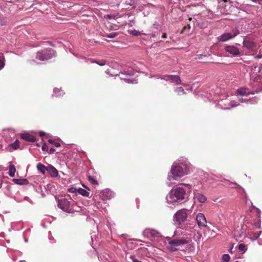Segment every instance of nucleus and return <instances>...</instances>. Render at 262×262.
<instances>
[{
    "label": "nucleus",
    "mask_w": 262,
    "mask_h": 262,
    "mask_svg": "<svg viewBox=\"0 0 262 262\" xmlns=\"http://www.w3.org/2000/svg\"><path fill=\"white\" fill-rule=\"evenodd\" d=\"M183 185L189 189L191 188V186L188 184L181 183L174 186L166 196V202L168 204L176 205L187 199L186 190L183 187Z\"/></svg>",
    "instance_id": "1"
},
{
    "label": "nucleus",
    "mask_w": 262,
    "mask_h": 262,
    "mask_svg": "<svg viewBox=\"0 0 262 262\" xmlns=\"http://www.w3.org/2000/svg\"><path fill=\"white\" fill-rule=\"evenodd\" d=\"M190 168V163L185 158H181L173 163L169 173L167 179L169 181H178L181 178L188 174Z\"/></svg>",
    "instance_id": "2"
},
{
    "label": "nucleus",
    "mask_w": 262,
    "mask_h": 262,
    "mask_svg": "<svg viewBox=\"0 0 262 262\" xmlns=\"http://www.w3.org/2000/svg\"><path fill=\"white\" fill-rule=\"evenodd\" d=\"M253 208L256 210L257 214V222L254 221L250 217H245L243 224L241 225L242 230L243 231H246V230H252L260 227V210L256 207L255 206H252Z\"/></svg>",
    "instance_id": "3"
},
{
    "label": "nucleus",
    "mask_w": 262,
    "mask_h": 262,
    "mask_svg": "<svg viewBox=\"0 0 262 262\" xmlns=\"http://www.w3.org/2000/svg\"><path fill=\"white\" fill-rule=\"evenodd\" d=\"M262 91V88L259 89H257L254 91H251L249 89L245 87L241 88L237 90L236 91V95L238 98V100L241 102H244L250 104H254L256 103L258 101V98L256 97H254L252 99H243L242 97L243 96H247L249 94H254L255 92L258 93Z\"/></svg>",
    "instance_id": "4"
},
{
    "label": "nucleus",
    "mask_w": 262,
    "mask_h": 262,
    "mask_svg": "<svg viewBox=\"0 0 262 262\" xmlns=\"http://www.w3.org/2000/svg\"><path fill=\"white\" fill-rule=\"evenodd\" d=\"M74 201L70 202L67 199H62L58 202V207L64 212L73 213L74 212H78L79 210L75 209L74 207Z\"/></svg>",
    "instance_id": "5"
},
{
    "label": "nucleus",
    "mask_w": 262,
    "mask_h": 262,
    "mask_svg": "<svg viewBox=\"0 0 262 262\" xmlns=\"http://www.w3.org/2000/svg\"><path fill=\"white\" fill-rule=\"evenodd\" d=\"M56 56V52L51 48H47L38 51L36 54V58L40 61H45L51 59Z\"/></svg>",
    "instance_id": "6"
},
{
    "label": "nucleus",
    "mask_w": 262,
    "mask_h": 262,
    "mask_svg": "<svg viewBox=\"0 0 262 262\" xmlns=\"http://www.w3.org/2000/svg\"><path fill=\"white\" fill-rule=\"evenodd\" d=\"M250 80L257 83H262V72L259 67L252 66L251 69Z\"/></svg>",
    "instance_id": "7"
},
{
    "label": "nucleus",
    "mask_w": 262,
    "mask_h": 262,
    "mask_svg": "<svg viewBox=\"0 0 262 262\" xmlns=\"http://www.w3.org/2000/svg\"><path fill=\"white\" fill-rule=\"evenodd\" d=\"M188 217L187 210L181 209L177 211L173 215V221L179 226L187 221Z\"/></svg>",
    "instance_id": "8"
},
{
    "label": "nucleus",
    "mask_w": 262,
    "mask_h": 262,
    "mask_svg": "<svg viewBox=\"0 0 262 262\" xmlns=\"http://www.w3.org/2000/svg\"><path fill=\"white\" fill-rule=\"evenodd\" d=\"M239 34V31L238 29H234L231 33H225L220 36L217 39L218 41L221 42H225L231 39H232L236 37Z\"/></svg>",
    "instance_id": "9"
},
{
    "label": "nucleus",
    "mask_w": 262,
    "mask_h": 262,
    "mask_svg": "<svg viewBox=\"0 0 262 262\" xmlns=\"http://www.w3.org/2000/svg\"><path fill=\"white\" fill-rule=\"evenodd\" d=\"M195 220L200 228L206 227L207 226V222L203 213H198L196 215Z\"/></svg>",
    "instance_id": "10"
},
{
    "label": "nucleus",
    "mask_w": 262,
    "mask_h": 262,
    "mask_svg": "<svg viewBox=\"0 0 262 262\" xmlns=\"http://www.w3.org/2000/svg\"><path fill=\"white\" fill-rule=\"evenodd\" d=\"M115 196V193L110 189H105L100 193V196L103 200H111Z\"/></svg>",
    "instance_id": "11"
},
{
    "label": "nucleus",
    "mask_w": 262,
    "mask_h": 262,
    "mask_svg": "<svg viewBox=\"0 0 262 262\" xmlns=\"http://www.w3.org/2000/svg\"><path fill=\"white\" fill-rule=\"evenodd\" d=\"M165 81L177 85L181 83V78L178 75H166Z\"/></svg>",
    "instance_id": "12"
},
{
    "label": "nucleus",
    "mask_w": 262,
    "mask_h": 262,
    "mask_svg": "<svg viewBox=\"0 0 262 262\" xmlns=\"http://www.w3.org/2000/svg\"><path fill=\"white\" fill-rule=\"evenodd\" d=\"M225 51L233 56H238L240 55L239 49L234 46H226L225 47Z\"/></svg>",
    "instance_id": "13"
},
{
    "label": "nucleus",
    "mask_w": 262,
    "mask_h": 262,
    "mask_svg": "<svg viewBox=\"0 0 262 262\" xmlns=\"http://www.w3.org/2000/svg\"><path fill=\"white\" fill-rule=\"evenodd\" d=\"M143 234L147 238H150L158 236L159 233L156 230L147 228L144 230Z\"/></svg>",
    "instance_id": "14"
},
{
    "label": "nucleus",
    "mask_w": 262,
    "mask_h": 262,
    "mask_svg": "<svg viewBox=\"0 0 262 262\" xmlns=\"http://www.w3.org/2000/svg\"><path fill=\"white\" fill-rule=\"evenodd\" d=\"M166 238L168 244L171 246H178L186 243V241L184 239H171L169 237H167Z\"/></svg>",
    "instance_id": "15"
},
{
    "label": "nucleus",
    "mask_w": 262,
    "mask_h": 262,
    "mask_svg": "<svg viewBox=\"0 0 262 262\" xmlns=\"http://www.w3.org/2000/svg\"><path fill=\"white\" fill-rule=\"evenodd\" d=\"M194 199L200 203H205L207 201V197L203 194L197 191L193 193Z\"/></svg>",
    "instance_id": "16"
},
{
    "label": "nucleus",
    "mask_w": 262,
    "mask_h": 262,
    "mask_svg": "<svg viewBox=\"0 0 262 262\" xmlns=\"http://www.w3.org/2000/svg\"><path fill=\"white\" fill-rule=\"evenodd\" d=\"M20 136L23 140L27 141L34 142L36 140L35 137L29 133H22Z\"/></svg>",
    "instance_id": "17"
},
{
    "label": "nucleus",
    "mask_w": 262,
    "mask_h": 262,
    "mask_svg": "<svg viewBox=\"0 0 262 262\" xmlns=\"http://www.w3.org/2000/svg\"><path fill=\"white\" fill-rule=\"evenodd\" d=\"M48 172L52 177L56 178L58 176V170L51 165L48 166Z\"/></svg>",
    "instance_id": "18"
},
{
    "label": "nucleus",
    "mask_w": 262,
    "mask_h": 262,
    "mask_svg": "<svg viewBox=\"0 0 262 262\" xmlns=\"http://www.w3.org/2000/svg\"><path fill=\"white\" fill-rule=\"evenodd\" d=\"M244 46L248 49H253L255 47V43L248 39H245L243 42Z\"/></svg>",
    "instance_id": "19"
},
{
    "label": "nucleus",
    "mask_w": 262,
    "mask_h": 262,
    "mask_svg": "<svg viewBox=\"0 0 262 262\" xmlns=\"http://www.w3.org/2000/svg\"><path fill=\"white\" fill-rule=\"evenodd\" d=\"M13 182L17 185H23L29 184V181L26 179H14Z\"/></svg>",
    "instance_id": "20"
},
{
    "label": "nucleus",
    "mask_w": 262,
    "mask_h": 262,
    "mask_svg": "<svg viewBox=\"0 0 262 262\" xmlns=\"http://www.w3.org/2000/svg\"><path fill=\"white\" fill-rule=\"evenodd\" d=\"M37 169L42 174H45L46 172L48 171V167H46L41 163L37 164Z\"/></svg>",
    "instance_id": "21"
},
{
    "label": "nucleus",
    "mask_w": 262,
    "mask_h": 262,
    "mask_svg": "<svg viewBox=\"0 0 262 262\" xmlns=\"http://www.w3.org/2000/svg\"><path fill=\"white\" fill-rule=\"evenodd\" d=\"M9 169V175L11 177H13L15 176L16 172V168L14 165L10 164L8 167Z\"/></svg>",
    "instance_id": "22"
},
{
    "label": "nucleus",
    "mask_w": 262,
    "mask_h": 262,
    "mask_svg": "<svg viewBox=\"0 0 262 262\" xmlns=\"http://www.w3.org/2000/svg\"><path fill=\"white\" fill-rule=\"evenodd\" d=\"M121 74L127 76H132L134 75L135 71L132 68H128L126 70H123V71L121 72Z\"/></svg>",
    "instance_id": "23"
},
{
    "label": "nucleus",
    "mask_w": 262,
    "mask_h": 262,
    "mask_svg": "<svg viewBox=\"0 0 262 262\" xmlns=\"http://www.w3.org/2000/svg\"><path fill=\"white\" fill-rule=\"evenodd\" d=\"M9 147L13 150L17 149L19 147V141L16 140L14 143L10 144Z\"/></svg>",
    "instance_id": "24"
},
{
    "label": "nucleus",
    "mask_w": 262,
    "mask_h": 262,
    "mask_svg": "<svg viewBox=\"0 0 262 262\" xmlns=\"http://www.w3.org/2000/svg\"><path fill=\"white\" fill-rule=\"evenodd\" d=\"M77 193L84 196L89 197L90 195V193L88 191L81 188H79L77 189Z\"/></svg>",
    "instance_id": "25"
},
{
    "label": "nucleus",
    "mask_w": 262,
    "mask_h": 262,
    "mask_svg": "<svg viewBox=\"0 0 262 262\" xmlns=\"http://www.w3.org/2000/svg\"><path fill=\"white\" fill-rule=\"evenodd\" d=\"M201 238L202 234L199 231H197L196 233H194L193 239L195 242H197L198 244L200 243Z\"/></svg>",
    "instance_id": "26"
},
{
    "label": "nucleus",
    "mask_w": 262,
    "mask_h": 262,
    "mask_svg": "<svg viewBox=\"0 0 262 262\" xmlns=\"http://www.w3.org/2000/svg\"><path fill=\"white\" fill-rule=\"evenodd\" d=\"M109 257L108 254H105L104 255H99L98 258L103 262H109Z\"/></svg>",
    "instance_id": "27"
},
{
    "label": "nucleus",
    "mask_w": 262,
    "mask_h": 262,
    "mask_svg": "<svg viewBox=\"0 0 262 262\" xmlns=\"http://www.w3.org/2000/svg\"><path fill=\"white\" fill-rule=\"evenodd\" d=\"M53 93L56 97L61 96L63 95L64 93L61 89L55 88L53 90Z\"/></svg>",
    "instance_id": "28"
},
{
    "label": "nucleus",
    "mask_w": 262,
    "mask_h": 262,
    "mask_svg": "<svg viewBox=\"0 0 262 262\" xmlns=\"http://www.w3.org/2000/svg\"><path fill=\"white\" fill-rule=\"evenodd\" d=\"M174 92L177 93V94L179 95L184 94L185 93L184 89L182 87H178L175 88Z\"/></svg>",
    "instance_id": "29"
},
{
    "label": "nucleus",
    "mask_w": 262,
    "mask_h": 262,
    "mask_svg": "<svg viewBox=\"0 0 262 262\" xmlns=\"http://www.w3.org/2000/svg\"><path fill=\"white\" fill-rule=\"evenodd\" d=\"M239 105V103H237V102H236L235 101H231L230 102V103H229V106H230V107H228V106H227V107H224V109H229L230 108V107H235V106H237Z\"/></svg>",
    "instance_id": "30"
},
{
    "label": "nucleus",
    "mask_w": 262,
    "mask_h": 262,
    "mask_svg": "<svg viewBox=\"0 0 262 262\" xmlns=\"http://www.w3.org/2000/svg\"><path fill=\"white\" fill-rule=\"evenodd\" d=\"M121 79H123L126 83H137V79H130V78H121Z\"/></svg>",
    "instance_id": "31"
},
{
    "label": "nucleus",
    "mask_w": 262,
    "mask_h": 262,
    "mask_svg": "<svg viewBox=\"0 0 262 262\" xmlns=\"http://www.w3.org/2000/svg\"><path fill=\"white\" fill-rule=\"evenodd\" d=\"M238 249L239 251L245 253L247 251V248L244 244H240L238 246Z\"/></svg>",
    "instance_id": "32"
},
{
    "label": "nucleus",
    "mask_w": 262,
    "mask_h": 262,
    "mask_svg": "<svg viewBox=\"0 0 262 262\" xmlns=\"http://www.w3.org/2000/svg\"><path fill=\"white\" fill-rule=\"evenodd\" d=\"M230 259V256L228 254H224L221 258V262H228Z\"/></svg>",
    "instance_id": "33"
},
{
    "label": "nucleus",
    "mask_w": 262,
    "mask_h": 262,
    "mask_svg": "<svg viewBox=\"0 0 262 262\" xmlns=\"http://www.w3.org/2000/svg\"><path fill=\"white\" fill-rule=\"evenodd\" d=\"M261 231L253 232V237L252 238H251V239L253 241L256 240L260 236V234H261Z\"/></svg>",
    "instance_id": "34"
},
{
    "label": "nucleus",
    "mask_w": 262,
    "mask_h": 262,
    "mask_svg": "<svg viewBox=\"0 0 262 262\" xmlns=\"http://www.w3.org/2000/svg\"><path fill=\"white\" fill-rule=\"evenodd\" d=\"M4 57L2 53H0V70H2L5 66Z\"/></svg>",
    "instance_id": "35"
},
{
    "label": "nucleus",
    "mask_w": 262,
    "mask_h": 262,
    "mask_svg": "<svg viewBox=\"0 0 262 262\" xmlns=\"http://www.w3.org/2000/svg\"><path fill=\"white\" fill-rule=\"evenodd\" d=\"M118 35V33L113 32L110 34H107L104 35V36H106V37L110 38H114L116 37Z\"/></svg>",
    "instance_id": "36"
},
{
    "label": "nucleus",
    "mask_w": 262,
    "mask_h": 262,
    "mask_svg": "<svg viewBox=\"0 0 262 262\" xmlns=\"http://www.w3.org/2000/svg\"><path fill=\"white\" fill-rule=\"evenodd\" d=\"M128 31L130 34L135 36H139L141 35V33L136 30H129Z\"/></svg>",
    "instance_id": "37"
},
{
    "label": "nucleus",
    "mask_w": 262,
    "mask_h": 262,
    "mask_svg": "<svg viewBox=\"0 0 262 262\" xmlns=\"http://www.w3.org/2000/svg\"><path fill=\"white\" fill-rule=\"evenodd\" d=\"M88 180L93 185L98 184L97 181L92 176H89Z\"/></svg>",
    "instance_id": "38"
},
{
    "label": "nucleus",
    "mask_w": 262,
    "mask_h": 262,
    "mask_svg": "<svg viewBox=\"0 0 262 262\" xmlns=\"http://www.w3.org/2000/svg\"><path fill=\"white\" fill-rule=\"evenodd\" d=\"M92 62L96 63L98 65L100 66H104V65L105 64L106 61L105 60H101L99 61H92Z\"/></svg>",
    "instance_id": "39"
},
{
    "label": "nucleus",
    "mask_w": 262,
    "mask_h": 262,
    "mask_svg": "<svg viewBox=\"0 0 262 262\" xmlns=\"http://www.w3.org/2000/svg\"><path fill=\"white\" fill-rule=\"evenodd\" d=\"M48 142L52 144H53L55 147H59L60 146V144L58 142H55L52 139H49L48 140Z\"/></svg>",
    "instance_id": "40"
},
{
    "label": "nucleus",
    "mask_w": 262,
    "mask_h": 262,
    "mask_svg": "<svg viewBox=\"0 0 262 262\" xmlns=\"http://www.w3.org/2000/svg\"><path fill=\"white\" fill-rule=\"evenodd\" d=\"M155 78L158 79H161L165 80L166 75H155Z\"/></svg>",
    "instance_id": "41"
},
{
    "label": "nucleus",
    "mask_w": 262,
    "mask_h": 262,
    "mask_svg": "<svg viewBox=\"0 0 262 262\" xmlns=\"http://www.w3.org/2000/svg\"><path fill=\"white\" fill-rule=\"evenodd\" d=\"M262 58V53H261V50H260L259 54L257 55H255L254 56V58L255 59H260Z\"/></svg>",
    "instance_id": "42"
},
{
    "label": "nucleus",
    "mask_w": 262,
    "mask_h": 262,
    "mask_svg": "<svg viewBox=\"0 0 262 262\" xmlns=\"http://www.w3.org/2000/svg\"><path fill=\"white\" fill-rule=\"evenodd\" d=\"M77 188H74V187H72V188H71L69 189V191L71 192H73V193H77Z\"/></svg>",
    "instance_id": "43"
},
{
    "label": "nucleus",
    "mask_w": 262,
    "mask_h": 262,
    "mask_svg": "<svg viewBox=\"0 0 262 262\" xmlns=\"http://www.w3.org/2000/svg\"><path fill=\"white\" fill-rule=\"evenodd\" d=\"M74 207L75 209L79 210V211L78 212H79L81 210L80 207L77 206L75 202V204H74Z\"/></svg>",
    "instance_id": "44"
},
{
    "label": "nucleus",
    "mask_w": 262,
    "mask_h": 262,
    "mask_svg": "<svg viewBox=\"0 0 262 262\" xmlns=\"http://www.w3.org/2000/svg\"><path fill=\"white\" fill-rule=\"evenodd\" d=\"M39 135L40 137H42L43 136H44L45 135V133L43 132V131H40L39 132Z\"/></svg>",
    "instance_id": "45"
},
{
    "label": "nucleus",
    "mask_w": 262,
    "mask_h": 262,
    "mask_svg": "<svg viewBox=\"0 0 262 262\" xmlns=\"http://www.w3.org/2000/svg\"><path fill=\"white\" fill-rule=\"evenodd\" d=\"M42 149L43 150V151H45L46 150H47V146L46 145L44 144L42 145Z\"/></svg>",
    "instance_id": "46"
},
{
    "label": "nucleus",
    "mask_w": 262,
    "mask_h": 262,
    "mask_svg": "<svg viewBox=\"0 0 262 262\" xmlns=\"http://www.w3.org/2000/svg\"><path fill=\"white\" fill-rule=\"evenodd\" d=\"M135 24V22L132 20V21H130L129 23H128V25L130 26V27H132Z\"/></svg>",
    "instance_id": "47"
},
{
    "label": "nucleus",
    "mask_w": 262,
    "mask_h": 262,
    "mask_svg": "<svg viewBox=\"0 0 262 262\" xmlns=\"http://www.w3.org/2000/svg\"><path fill=\"white\" fill-rule=\"evenodd\" d=\"M55 151V150L53 148H51L49 150V153L53 154Z\"/></svg>",
    "instance_id": "48"
},
{
    "label": "nucleus",
    "mask_w": 262,
    "mask_h": 262,
    "mask_svg": "<svg viewBox=\"0 0 262 262\" xmlns=\"http://www.w3.org/2000/svg\"><path fill=\"white\" fill-rule=\"evenodd\" d=\"M166 36H167L166 33H164L163 34V35L162 36V38H166Z\"/></svg>",
    "instance_id": "49"
},
{
    "label": "nucleus",
    "mask_w": 262,
    "mask_h": 262,
    "mask_svg": "<svg viewBox=\"0 0 262 262\" xmlns=\"http://www.w3.org/2000/svg\"><path fill=\"white\" fill-rule=\"evenodd\" d=\"M153 77H155V75L150 74L149 75V78H153Z\"/></svg>",
    "instance_id": "50"
},
{
    "label": "nucleus",
    "mask_w": 262,
    "mask_h": 262,
    "mask_svg": "<svg viewBox=\"0 0 262 262\" xmlns=\"http://www.w3.org/2000/svg\"><path fill=\"white\" fill-rule=\"evenodd\" d=\"M232 249H233V247H232V248L230 249V253H232Z\"/></svg>",
    "instance_id": "51"
},
{
    "label": "nucleus",
    "mask_w": 262,
    "mask_h": 262,
    "mask_svg": "<svg viewBox=\"0 0 262 262\" xmlns=\"http://www.w3.org/2000/svg\"><path fill=\"white\" fill-rule=\"evenodd\" d=\"M183 85L184 86H186V83H183Z\"/></svg>",
    "instance_id": "52"
},
{
    "label": "nucleus",
    "mask_w": 262,
    "mask_h": 262,
    "mask_svg": "<svg viewBox=\"0 0 262 262\" xmlns=\"http://www.w3.org/2000/svg\"><path fill=\"white\" fill-rule=\"evenodd\" d=\"M107 17H108V18H111V16H110V15H107Z\"/></svg>",
    "instance_id": "53"
},
{
    "label": "nucleus",
    "mask_w": 262,
    "mask_h": 262,
    "mask_svg": "<svg viewBox=\"0 0 262 262\" xmlns=\"http://www.w3.org/2000/svg\"><path fill=\"white\" fill-rule=\"evenodd\" d=\"M2 184L0 183V188L2 187Z\"/></svg>",
    "instance_id": "54"
},
{
    "label": "nucleus",
    "mask_w": 262,
    "mask_h": 262,
    "mask_svg": "<svg viewBox=\"0 0 262 262\" xmlns=\"http://www.w3.org/2000/svg\"><path fill=\"white\" fill-rule=\"evenodd\" d=\"M25 242L27 243L28 242V240L27 239H25Z\"/></svg>",
    "instance_id": "55"
},
{
    "label": "nucleus",
    "mask_w": 262,
    "mask_h": 262,
    "mask_svg": "<svg viewBox=\"0 0 262 262\" xmlns=\"http://www.w3.org/2000/svg\"><path fill=\"white\" fill-rule=\"evenodd\" d=\"M51 239H52V237L49 238L50 240H51Z\"/></svg>",
    "instance_id": "56"
},
{
    "label": "nucleus",
    "mask_w": 262,
    "mask_h": 262,
    "mask_svg": "<svg viewBox=\"0 0 262 262\" xmlns=\"http://www.w3.org/2000/svg\"><path fill=\"white\" fill-rule=\"evenodd\" d=\"M51 239H52V237L49 238L50 240H51Z\"/></svg>",
    "instance_id": "57"
}]
</instances>
